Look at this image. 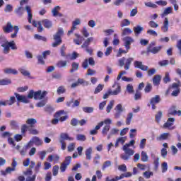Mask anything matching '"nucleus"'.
Here are the masks:
<instances>
[{"mask_svg":"<svg viewBox=\"0 0 181 181\" xmlns=\"http://www.w3.org/2000/svg\"><path fill=\"white\" fill-rule=\"evenodd\" d=\"M47 95V91L38 90L35 92L33 90H30L28 95V98H34V100H43Z\"/></svg>","mask_w":181,"mask_h":181,"instance_id":"f257e3e1","label":"nucleus"},{"mask_svg":"<svg viewBox=\"0 0 181 181\" xmlns=\"http://www.w3.org/2000/svg\"><path fill=\"white\" fill-rule=\"evenodd\" d=\"M128 146V145H124L122 147V151H124V153L121 154L120 158L123 160H129L131 156L135 154V151Z\"/></svg>","mask_w":181,"mask_h":181,"instance_id":"f03ea898","label":"nucleus"},{"mask_svg":"<svg viewBox=\"0 0 181 181\" xmlns=\"http://www.w3.org/2000/svg\"><path fill=\"white\" fill-rule=\"evenodd\" d=\"M64 35V31L62 28H59L56 34L54 35L53 38L55 41L54 43H52V47H57V46H60L62 45V42H63L62 40V36Z\"/></svg>","mask_w":181,"mask_h":181,"instance_id":"7ed1b4c3","label":"nucleus"},{"mask_svg":"<svg viewBox=\"0 0 181 181\" xmlns=\"http://www.w3.org/2000/svg\"><path fill=\"white\" fill-rule=\"evenodd\" d=\"M43 26L46 29H50V28H52L53 26V22H52V21L49 19H43L41 21H38V32H43V30H45V28H43Z\"/></svg>","mask_w":181,"mask_h":181,"instance_id":"20e7f679","label":"nucleus"},{"mask_svg":"<svg viewBox=\"0 0 181 181\" xmlns=\"http://www.w3.org/2000/svg\"><path fill=\"white\" fill-rule=\"evenodd\" d=\"M132 62H134V58L132 57H129L127 59H125V57H122V59H119V65L120 66V67H124V66L125 70H129V67Z\"/></svg>","mask_w":181,"mask_h":181,"instance_id":"39448f33","label":"nucleus"},{"mask_svg":"<svg viewBox=\"0 0 181 181\" xmlns=\"http://www.w3.org/2000/svg\"><path fill=\"white\" fill-rule=\"evenodd\" d=\"M115 114L114 117L115 119H118L121 117V115L124 111H125V109L123 108L122 105L121 103H119L115 107Z\"/></svg>","mask_w":181,"mask_h":181,"instance_id":"423d86ee","label":"nucleus"},{"mask_svg":"<svg viewBox=\"0 0 181 181\" xmlns=\"http://www.w3.org/2000/svg\"><path fill=\"white\" fill-rule=\"evenodd\" d=\"M123 42H124V47H126V49L128 50H129V49H131V44L134 43V42H135V40H134V38H132V37H129V36H127L124 37L122 39Z\"/></svg>","mask_w":181,"mask_h":181,"instance_id":"0eeeda50","label":"nucleus"},{"mask_svg":"<svg viewBox=\"0 0 181 181\" xmlns=\"http://www.w3.org/2000/svg\"><path fill=\"white\" fill-rule=\"evenodd\" d=\"M14 95H16V98L17 101L19 103H23L24 104H29V100L28 99V96L24 95H21L19 93H15Z\"/></svg>","mask_w":181,"mask_h":181,"instance_id":"6e6552de","label":"nucleus"},{"mask_svg":"<svg viewBox=\"0 0 181 181\" xmlns=\"http://www.w3.org/2000/svg\"><path fill=\"white\" fill-rule=\"evenodd\" d=\"M134 67L136 69H140L143 71H148L149 70V67L146 65H143L142 62L135 61L134 62Z\"/></svg>","mask_w":181,"mask_h":181,"instance_id":"1a4fd4ad","label":"nucleus"},{"mask_svg":"<svg viewBox=\"0 0 181 181\" xmlns=\"http://www.w3.org/2000/svg\"><path fill=\"white\" fill-rule=\"evenodd\" d=\"M133 32L134 33V36L136 37H138L139 36V35H141L142 33V32H144V27H142L141 25L134 26L133 28Z\"/></svg>","mask_w":181,"mask_h":181,"instance_id":"9d476101","label":"nucleus"},{"mask_svg":"<svg viewBox=\"0 0 181 181\" xmlns=\"http://www.w3.org/2000/svg\"><path fill=\"white\" fill-rule=\"evenodd\" d=\"M15 26L12 25V23L8 22L5 26L3 27V30L5 33H11L13 30Z\"/></svg>","mask_w":181,"mask_h":181,"instance_id":"9b49d317","label":"nucleus"},{"mask_svg":"<svg viewBox=\"0 0 181 181\" xmlns=\"http://www.w3.org/2000/svg\"><path fill=\"white\" fill-rule=\"evenodd\" d=\"M161 30L164 33L169 32V19L168 18L164 19L163 25L161 26Z\"/></svg>","mask_w":181,"mask_h":181,"instance_id":"f8f14e48","label":"nucleus"},{"mask_svg":"<svg viewBox=\"0 0 181 181\" xmlns=\"http://www.w3.org/2000/svg\"><path fill=\"white\" fill-rule=\"evenodd\" d=\"M31 141H33V145H35L36 146H42L43 145V141L38 136H33L31 139Z\"/></svg>","mask_w":181,"mask_h":181,"instance_id":"ddd939ff","label":"nucleus"},{"mask_svg":"<svg viewBox=\"0 0 181 181\" xmlns=\"http://www.w3.org/2000/svg\"><path fill=\"white\" fill-rule=\"evenodd\" d=\"M160 103V96H159V95H156L154 97L151 98L148 106L150 107L151 104H159Z\"/></svg>","mask_w":181,"mask_h":181,"instance_id":"4468645a","label":"nucleus"},{"mask_svg":"<svg viewBox=\"0 0 181 181\" xmlns=\"http://www.w3.org/2000/svg\"><path fill=\"white\" fill-rule=\"evenodd\" d=\"M103 125H104V122H100L98 124V125L95 126V129L93 130L90 131V135H97V134H98V129H100V128H101V127H103Z\"/></svg>","mask_w":181,"mask_h":181,"instance_id":"2eb2a0df","label":"nucleus"},{"mask_svg":"<svg viewBox=\"0 0 181 181\" xmlns=\"http://www.w3.org/2000/svg\"><path fill=\"white\" fill-rule=\"evenodd\" d=\"M170 136V134L169 133H163L156 137V140L158 141H166Z\"/></svg>","mask_w":181,"mask_h":181,"instance_id":"dca6fc26","label":"nucleus"},{"mask_svg":"<svg viewBox=\"0 0 181 181\" xmlns=\"http://www.w3.org/2000/svg\"><path fill=\"white\" fill-rule=\"evenodd\" d=\"M71 104L73 105H71ZM66 105L68 107H72V108H76V107H80V102L78 100H75L74 101L71 100V101L66 103Z\"/></svg>","mask_w":181,"mask_h":181,"instance_id":"f3484780","label":"nucleus"},{"mask_svg":"<svg viewBox=\"0 0 181 181\" xmlns=\"http://www.w3.org/2000/svg\"><path fill=\"white\" fill-rule=\"evenodd\" d=\"M175 121V119L173 117H169L167 122L163 124V128H170L173 125V122Z\"/></svg>","mask_w":181,"mask_h":181,"instance_id":"a211bd4d","label":"nucleus"},{"mask_svg":"<svg viewBox=\"0 0 181 181\" xmlns=\"http://www.w3.org/2000/svg\"><path fill=\"white\" fill-rule=\"evenodd\" d=\"M125 141H127V137L117 138L115 144V148H118V146H119V144H121V145H124V144H125Z\"/></svg>","mask_w":181,"mask_h":181,"instance_id":"6ab92c4d","label":"nucleus"},{"mask_svg":"<svg viewBox=\"0 0 181 181\" xmlns=\"http://www.w3.org/2000/svg\"><path fill=\"white\" fill-rule=\"evenodd\" d=\"M59 159H60V156H59V155H49L47 160H49V162H54V163H57L59 162Z\"/></svg>","mask_w":181,"mask_h":181,"instance_id":"aec40b11","label":"nucleus"},{"mask_svg":"<svg viewBox=\"0 0 181 181\" xmlns=\"http://www.w3.org/2000/svg\"><path fill=\"white\" fill-rule=\"evenodd\" d=\"M15 168L13 167H8L7 168H6V170H1V173L3 176H6V175H9L11 173H12V172H15Z\"/></svg>","mask_w":181,"mask_h":181,"instance_id":"412c9836","label":"nucleus"},{"mask_svg":"<svg viewBox=\"0 0 181 181\" xmlns=\"http://www.w3.org/2000/svg\"><path fill=\"white\" fill-rule=\"evenodd\" d=\"M25 11L28 13V22H29V23H32V19L33 18V16L32 15V9L30 8V6H25Z\"/></svg>","mask_w":181,"mask_h":181,"instance_id":"4be33fe9","label":"nucleus"},{"mask_svg":"<svg viewBox=\"0 0 181 181\" xmlns=\"http://www.w3.org/2000/svg\"><path fill=\"white\" fill-rule=\"evenodd\" d=\"M160 80H162V76L160 75H156L153 78V83L154 86H159L160 84Z\"/></svg>","mask_w":181,"mask_h":181,"instance_id":"5701e85b","label":"nucleus"},{"mask_svg":"<svg viewBox=\"0 0 181 181\" xmlns=\"http://www.w3.org/2000/svg\"><path fill=\"white\" fill-rule=\"evenodd\" d=\"M1 46L4 47L3 53H4V54H8V53H9V50H11L8 42L7 41L4 42Z\"/></svg>","mask_w":181,"mask_h":181,"instance_id":"b1692460","label":"nucleus"},{"mask_svg":"<svg viewBox=\"0 0 181 181\" xmlns=\"http://www.w3.org/2000/svg\"><path fill=\"white\" fill-rule=\"evenodd\" d=\"M162 49V47H154L152 49H149L148 48V52H149L150 53H153V54H156V53H159V52H160Z\"/></svg>","mask_w":181,"mask_h":181,"instance_id":"393cba45","label":"nucleus"},{"mask_svg":"<svg viewBox=\"0 0 181 181\" xmlns=\"http://www.w3.org/2000/svg\"><path fill=\"white\" fill-rule=\"evenodd\" d=\"M4 73H5V74L16 75V74H18V71L16 69H14L6 68V69H4Z\"/></svg>","mask_w":181,"mask_h":181,"instance_id":"a878e982","label":"nucleus"},{"mask_svg":"<svg viewBox=\"0 0 181 181\" xmlns=\"http://www.w3.org/2000/svg\"><path fill=\"white\" fill-rule=\"evenodd\" d=\"M134 31L129 28H126L122 30V36H128V35H131Z\"/></svg>","mask_w":181,"mask_h":181,"instance_id":"bb28decb","label":"nucleus"},{"mask_svg":"<svg viewBox=\"0 0 181 181\" xmlns=\"http://www.w3.org/2000/svg\"><path fill=\"white\" fill-rule=\"evenodd\" d=\"M91 153H93V148L90 147L86 150L85 155L88 160H91Z\"/></svg>","mask_w":181,"mask_h":181,"instance_id":"cd10ccee","label":"nucleus"},{"mask_svg":"<svg viewBox=\"0 0 181 181\" xmlns=\"http://www.w3.org/2000/svg\"><path fill=\"white\" fill-rule=\"evenodd\" d=\"M93 37H90L89 38H88L83 43V45H81L82 49H86L87 47H88V46H90V43H91V42H93Z\"/></svg>","mask_w":181,"mask_h":181,"instance_id":"c85d7f7f","label":"nucleus"},{"mask_svg":"<svg viewBox=\"0 0 181 181\" xmlns=\"http://www.w3.org/2000/svg\"><path fill=\"white\" fill-rule=\"evenodd\" d=\"M119 132V129L113 128L110 129L109 134L107 135V139H110L112 135H117Z\"/></svg>","mask_w":181,"mask_h":181,"instance_id":"c756f323","label":"nucleus"},{"mask_svg":"<svg viewBox=\"0 0 181 181\" xmlns=\"http://www.w3.org/2000/svg\"><path fill=\"white\" fill-rule=\"evenodd\" d=\"M60 9H62V8L59 6L54 7L51 11L52 13V16L56 18V16H57L58 13H59V11H60Z\"/></svg>","mask_w":181,"mask_h":181,"instance_id":"7c9ffc66","label":"nucleus"},{"mask_svg":"<svg viewBox=\"0 0 181 181\" xmlns=\"http://www.w3.org/2000/svg\"><path fill=\"white\" fill-rule=\"evenodd\" d=\"M110 129H111V126L110 125H105V126H104V127L102 129V135H103V136H107V134L110 132Z\"/></svg>","mask_w":181,"mask_h":181,"instance_id":"2f4dec72","label":"nucleus"},{"mask_svg":"<svg viewBox=\"0 0 181 181\" xmlns=\"http://www.w3.org/2000/svg\"><path fill=\"white\" fill-rule=\"evenodd\" d=\"M133 117H134V114L132 112L128 113L126 118V125H131V121H132Z\"/></svg>","mask_w":181,"mask_h":181,"instance_id":"473e14b6","label":"nucleus"},{"mask_svg":"<svg viewBox=\"0 0 181 181\" xmlns=\"http://www.w3.org/2000/svg\"><path fill=\"white\" fill-rule=\"evenodd\" d=\"M60 137L62 138V141L63 139L66 141H74V139L73 137L69 136V134L66 133L61 134Z\"/></svg>","mask_w":181,"mask_h":181,"instance_id":"72a5a7b5","label":"nucleus"},{"mask_svg":"<svg viewBox=\"0 0 181 181\" xmlns=\"http://www.w3.org/2000/svg\"><path fill=\"white\" fill-rule=\"evenodd\" d=\"M176 110V106H173V107H171L168 113V117H170V115H176V114H177V110Z\"/></svg>","mask_w":181,"mask_h":181,"instance_id":"f704fd0d","label":"nucleus"},{"mask_svg":"<svg viewBox=\"0 0 181 181\" xmlns=\"http://www.w3.org/2000/svg\"><path fill=\"white\" fill-rule=\"evenodd\" d=\"M111 95H118L121 93V86H118L117 88L112 91V90L109 89Z\"/></svg>","mask_w":181,"mask_h":181,"instance_id":"c9c22d12","label":"nucleus"},{"mask_svg":"<svg viewBox=\"0 0 181 181\" xmlns=\"http://www.w3.org/2000/svg\"><path fill=\"white\" fill-rule=\"evenodd\" d=\"M115 103V100H111L110 103L107 105L106 107V111L107 114H110V112H111V110H112V107H114Z\"/></svg>","mask_w":181,"mask_h":181,"instance_id":"e433bc0d","label":"nucleus"},{"mask_svg":"<svg viewBox=\"0 0 181 181\" xmlns=\"http://www.w3.org/2000/svg\"><path fill=\"white\" fill-rule=\"evenodd\" d=\"M12 80L5 78L0 80V86H8V84H11Z\"/></svg>","mask_w":181,"mask_h":181,"instance_id":"4c0bfd02","label":"nucleus"},{"mask_svg":"<svg viewBox=\"0 0 181 181\" xmlns=\"http://www.w3.org/2000/svg\"><path fill=\"white\" fill-rule=\"evenodd\" d=\"M37 122V120L34 118H30L26 120V124H28V125H30V127H33V125H35V124H36Z\"/></svg>","mask_w":181,"mask_h":181,"instance_id":"58836bf2","label":"nucleus"},{"mask_svg":"<svg viewBox=\"0 0 181 181\" xmlns=\"http://www.w3.org/2000/svg\"><path fill=\"white\" fill-rule=\"evenodd\" d=\"M15 13L18 15V16H22L23 15V12H25V9H23V7H18V8H16L14 11Z\"/></svg>","mask_w":181,"mask_h":181,"instance_id":"ea45409f","label":"nucleus"},{"mask_svg":"<svg viewBox=\"0 0 181 181\" xmlns=\"http://www.w3.org/2000/svg\"><path fill=\"white\" fill-rule=\"evenodd\" d=\"M141 156L142 162H148V160H149V157L148 156L146 152L141 151Z\"/></svg>","mask_w":181,"mask_h":181,"instance_id":"a19ab883","label":"nucleus"},{"mask_svg":"<svg viewBox=\"0 0 181 181\" xmlns=\"http://www.w3.org/2000/svg\"><path fill=\"white\" fill-rule=\"evenodd\" d=\"M19 71L21 73V74H23V76H25V77H30V72H29V71L23 68H21Z\"/></svg>","mask_w":181,"mask_h":181,"instance_id":"79ce46f5","label":"nucleus"},{"mask_svg":"<svg viewBox=\"0 0 181 181\" xmlns=\"http://www.w3.org/2000/svg\"><path fill=\"white\" fill-rule=\"evenodd\" d=\"M57 67L62 69V67H67V61H59L57 63Z\"/></svg>","mask_w":181,"mask_h":181,"instance_id":"37998d69","label":"nucleus"},{"mask_svg":"<svg viewBox=\"0 0 181 181\" xmlns=\"http://www.w3.org/2000/svg\"><path fill=\"white\" fill-rule=\"evenodd\" d=\"M173 11V8L172 7H168V8H166L164 10V11H163V14H162V16H163H163H166V15H169V13H172Z\"/></svg>","mask_w":181,"mask_h":181,"instance_id":"c03bdc74","label":"nucleus"},{"mask_svg":"<svg viewBox=\"0 0 181 181\" xmlns=\"http://www.w3.org/2000/svg\"><path fill=\"white\" fill-rule=\"evenodd\" d=\"M83 112H86L87 114H91V112H93L94 107H83Z\"/></svg>","mask_w":181,"mask_h":181,"instance_id":"a18cd8bd","label":"nucleus"},{"mask_svg":"<svg viewBox=\"0 0 181 181\" xmlns=\"http://www.w3.org/2000/svg\"><path fill=\"white\" fill-rule=\"evenodd\" d=\"M7 101V105H13V104H15L16 103V99L15 98V96H11L9 100H6Z\"/></svg>","mask_w":181,"mask_h":181,"instance_id":"49530a36","label":"nucleus"},{"mask_svg":"<svg viewBox=\"0 0 181 181\" xmlns=\"http://www.w3.org/2000/svg\"><path fill=\"white\" fill-rule=\"evenodd\" d=\"M143 176H144V177L146 179H151V177L153 176V172H152V171H146L143 173Z\"/></svg>","mask_w":181,"mask_h":181,"instance_id":"de8ad7c7","label":"nucleus"},{"mask_svg":"<svg viewBox=\"0 0 181 181\" xmlns=\"http://www.w3.org/2000/svg\"><path fill=\"white\" fill-rule=\"evenodd\" d=\"M57 94H64L66 93V88L64 86H59L57 90Z\"/></svg>","mask_w":181,"mask_h":181,"instance_id":"09e8293b","label":"nucleus"},{"mask_svg":"<svg viewBox=\"0 0 181 181\" xmlns=\"http://www.w3.org/2000/svg\"><path fill=\"white\" fill-rule=\"evenodd\" d=\"M163 81L166 84L168 83H170V76L169 75V72H166L165 76L163 78Z\"/></svg>","mask_w":181,"mask_h":181,"instance_id":"8fccbe9b","label":"nucleus"},{"mask_svg":"<svg viewBox=\"0 0 181 181\" xmlns=\"http://www.w3.org/2000/svg\"><path fill=\"white\" fill-rule=\"evenodd\" d=\"M29 134H31V135H38L39 132L36 129H33L32 127L28 128Z\"/></svg>","mask_w":181,"mask_h":181,"instance_id":"3c124183","label":"nucleus"},{"mask_svg":"<svg viewBox=\"0 0 181 181\" xmlns=\"http://www.w3.org/2000/svg\"><path fill=\"white\" fill-rule=\"evenodd\" d=\"M8 46L11 48L12 50H17L18 47H16V44L15 41L8 42Z\"/></svg>","mask_w":181,"mask_h":181,"instance_id":"603ef678","label":"nucleus"},{"mask_svg":"<svg viewBox=\"0 0 181 181\" xmlns=\"http://www.w3.org/2000/svg\"><path fill=\"white\" fill-rule=\"evenodd\" d=\"M104 88V85L99 84L97 88L95 89L94 93L98 94L100 91H103V89Z\"/></svg>","mask_w":181,"mask_h":181,"instance_id":"864d4df0","label":"nucleus"},{"mask_svg":"<svg viewBox=\"0 0 181 181\" xmlns=\"http://www.w3.org/2000/svg\"><path fill=\"white\" fill-rule=\"evenodd\" d=\"M131 22L128 19H124L121 23V27L124 28V26H129Z\"/></svg>","mask_w":181,"mask_h":181,"instance_id":"5fc2aeb1","label":"nucleus"},{"mask_svg":"<svg viewBox=\"0 0 181 181\" xmlns=\"http://www.w3.org/2000/svg\"><path fill=\"white\" fill-rule=\"evenodd\" d=\"M141 98H142V93H141V92H139V90H136L134 95L135 101H138V100H141Z\"/></svg>","mask_w":181,"mask_h":181,"instance_id":"6e6d98bb","label":"nucleus"},{"mask_svg":"<svg viewBox=\"0 0 181 181\" xmlns=\"http://www.w3.org/2000/svg\"><path fill=\"white\" fill-rule=\"evenodd\" d=\"M14 30H15L14 33L11 34V35L12 39H15V37H16V36L18 35V32H19V27H18V25H15Z\"/></svg>","mask_w":181,"mask_h":181,"instance_id":"4d7b16f0","label":"nucleus"},{"mask_svg":"<svg viewBox=\"0 0 181 181\" xmlns=\"http://www.w3.org/2000/svg\"><path fill=\"white\" fill-rule=\"evenodd\" d=\"M151 156L154 159V162H153L154 166H155L156 169H158V167L159 166V158H156L155 155H153V154H152Z\"/></svg>","mask_w":181,"mask_h":181,"instance_id":"13d9d810","label":"nucleus"},{"mask_svg":"<svg viewBox=\"0 0 181 181\" xmlns=\"http://www.w3.org/2000/svg\"><path fill=\"white\" fill-rule=\"evenodd\" d=\"M144 5H146V6H148V8H158V6H156V4L148 1V2H145Z\"/></svg>","mask_w":181,"mask_h":181,"instance_id":"bf43d9fd","label":"nucleus"},{"mask_svg":"<svg viewBox=\"0 0 181 181\" xmlns=\"http://www.w3.org/2000/svg\"><path fill=\"white\" fill-rule=\"evenodd\" d=\"M152 90V84L147 83L144 91L145 93H151V90Z\"/></svg>","mask_w":181,"mask_h":181,"instance_id":"052dcab7","label":"nucleus"},{"mask_svg":"<svg viewBox=\"0 0 181 181\" xmlns=\"http://www.w3.org/2000/svg\"><path fill=\"white\" fill-rule=\"evenodd\" d=\"M126 90L129 94H132L134 93V86L132 84H128L127 86Z\"/></svg>","mask_w":181,"mask_h":181,"instance_id":"680f3d73","label":"nucleus"},{"mask_svg":"<svg viewBox=\"0 0 181 181\" xmlns=\"http://www.w3.org/2000/svg\"><path fill=\"white\" fill-rule=\"evenodd\" d=\"M76 70H78V64L76 62L72 63V69H71V73H73L74 71H76Z\"/></svg>","mask_w":181,"mask_h":181,"instance_id":"e2e57ef3","label":"nucleus"},{"mask_svg":"<svg viewBox=\"0 0 181 181\" xmlns=\"http://www.w3.org/2000/svg\"><path fill=\"white\" fill-rule=\"evenodd\" d=\"M111 165V161L107 160L105 163H103V165L102 166L103 170H105L106 168H109V166Z\"/></svg>","mask_w":181,"mask_h":181,"instance_id":"0e129e2a","label":"nucleus"},{"mask_svg":"<svg viewBox=\"0 0 181 181\" xmlns=\"http://www.w3.org/2000/svg\"><path fill=\"white\" fill-rule=\"evenodd\" d=\"M53 176H57L59 173V165H54L52 168Z\"/></svg>","mask_w":181,"mask_h":181,"instance_id":"69168bd1","label":"nucleus"},{"mask_svg":"<svg viewBox=\"0 0 181 181\" xmlns=\"http://www.w3.org/2000/svg\"><path fill=\"white\" fill-rule=\"evenodd\" d=\"M76 139L78 141H86V135L84 134H78L76 136Z\"/></svg>","mask_w":181,"mask_h":181,"instance_id":"338daca9","label":"nucleus"},{"mask_svg":"<svg viewBox=\"0 0 181 181\" xmlns=\"http://www.w3.org/2000/svg\"><path fill=\"white\" fill-rule=\"evenodd\" d=\"M12 11H13V7L12 6V5L11 4H7L6 6V8L4 9L5 12H12Z\"/></svg>","mask_w":181,"mask_h":181,"instance_id":"774afa93","label":"nucleus"}]
</instances>
